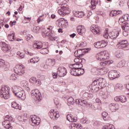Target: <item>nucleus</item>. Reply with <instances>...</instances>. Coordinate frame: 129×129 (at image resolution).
<instances>
[{"label":"nucleus","mask_w":129,"mask_h":129,"mask_svg":"<svg viewBox=\"0 0 129 129\" xmlns=\"http://www.w3.org/2000/svg\"><path fill=\"white\" fill-rule=\"evenodd\" d=\"M12 91L15 96L18 97V98H20L22 100L26 99V93L23 89L14 86L12 88Z\"/></svg>","instance_id":"obj_1"},{"label":"nucleus","mask_w":129,"mask_h":129,"mask_svg":"<svg viewBox=\"0 0 129 129\" xmlns=\"http://www.w3.org/2000/svg\"><path fill=\"white\" fill-rule=\"evenodd\" d=\"M11 88L8 86H3L0 89V96L4 99H9L11 98L10 90Z\"/></svg>","instance_id":"obj_2"},{"label":"nucleus","mask_w":129,"mask_h":129,"mask_svg":"<svg viewBox=\"0 0 129 129\" xmlns=\"http://www.w3.org/2000/svg\"><path fill=\"white\" fill-rule=\"evenodd\" d=\"M61 9L58 10V13L60 16L64 17L68 14H70V9H69V6L67 4H62L60 6Z\"/></svg>","instance_id":"obj_3"},{"label":"nucleus","mask_w":129,"mask_h":129,"mask_svg":"<svg viewBox=\"0 0 129 129\" xmlns=\"http://www.w3.org/2000/svg\"><path fill=\"white\" fill-rule=\"evenodd\" d=\"M5 120L2 122V125L7 129H12L13 126H11V121L13 122V117L9 115H7L5 118Z\"/></svg>","instance_id":"obj_4"},{"label":"nucleus","mask_w":129,"mask_h":129,"mask_svg":"<svg viewBox=\"0 0 129 129\" xmlns=\"http://www.w3.org/2000/svg\"><path fill=\"white\" fill-rule=\"evenodd\" d=\"M96 57L97 60L99 61H104V60H106V59H109V58L108 53L105 50L97 54Z\"/></svg>","instance_id":"obj_5"},{"label":"nucleus","mask_w":129,"mask_h":129,"mask_svg":"<svg viewBox=\"0 0 129 129\" xmlns=\"http://www.w3.org/2000/svg\"><path fill=\"white\" fill-rule=\"evenodd\" d=\"M14 72L17 75H24L25 74V68L23 64H17L14 68Z\"/></svg>","instance_id":"obj_6"},{"label":"nucleus","mask_w":129,"mask_h":129,"mask_svg":"<svg viewBox=\"0 0 129 129\" xmlns=\"http://www.w3.org/2000/svg\"><path fill=\"white\" fill-rule=\"evenodd\" d=\"M31 96L36 101H40L42 100V95L37 89L31 91Z\"/></svg>","instance_id":"obj_7"},{"label":"nucleus","mask_w":129,"mask_h":129,"mask_svg":"<svg viewBox=\"0 0 129 129\" xmlns=\"http://www.w3.org/2000/svg\"><path fill=\"white\" fill-rule=\"evenodd\" d=\"M40 121H41V119L39 117H37L36 115L31 116L29 119V122L33 126L39 125L40 124Z\"/></svg>","instance_id":"obj_8"},{"label":"nucleus","mask_w":129,"mask_h":129,"mask_svg":"<svg viewBox=\"0 0 129 129\" xmlns=\"http://www.w3.org/2000/svg\"><path fill=\"white\" fill-rule=\"evenodd\" d=\"M85 73L84 69H82L81 68L78 70H70V73L73 76H81V75H83Z\"/></svg>","instance_id":"obj_9"},{"label":"nucleus","mask_w":129,"mask_h":129,"mask_svg":"<svg viewBox=\"0 0 129 129\" xmlns=\"http://www.w3.org/2000/svg\"><path fill=\"white\" fill-rule=\"evenodd\" d=\"M57 26L59 28H62V29H65L67 27H68V21L66 20L64 18H60L56 21Z\"/></svg>","instance_id":"obj_10"},{"label":"nucleus","mask_w":129,"mask_h":129,"mask_svg":"<svg viewBox=\"0 0 129 129\" xmlns=\"http://www.w3.org/2000/svg\"><path fill=\"white\" fill-rule=\"evenodd\" d=\"M116 46L119 48V49H122L125 51L128 50V42L126 40H122L118 42Z\"/></svg>","instance_id":"obj_11"},{"label":"nucleus","mask_w":129,"mask_h":129,"mask_svg":"<svg viewBox=\"0 0 129 129\" xmlns=\"http://www.w3.org/2000/svg\"><path fill=\"white\" fill-rule=\"evenodd\" d=\"M92 72H95V73H98L99 72L101 75H104V74H106L108 72V69L105 67L101 69L94 68L92 70Z\"/></svg>","instance_id":"obj_12"},{"label":"nucleus","mask_w":129,"mask_h":129,"mask_svg":"<svg viewBox=\"0 0 129 129\" xmlns=\"http://www.w3.org/2000/svg\"><path fill=\"white\" fill-rule=\"evenodd\" d=\"M49 115L52 120H56L57 118L60 117L59 111L55 110H51L49 112Z\"/></svg>","instance_id":"obj_13"},{"label":"nucleus","mask_w":129,"mask_h":129,"mask_svg":"<svg viewBox=\"0 0 129 129\" xmlns=\"http://www.w3.org/2000/svg\"><path fill=\"white\" fill-rule=\"evenodd\" d=\"M0 46L1 49L4 53H10L11 52V47L9 44H7L5 42H1Z\"/></svg>","instance_id":"obj_14"},{"label":"nucleus","mask_w":129,"mask_h":129,"mask_svg":"<svg viewBox=\"0 0 129 129\" xmlns=\"http://www.w3.org/2000/svg\"><path fill=\"white\" fill-rule=\"evenodd\" d=\"M119 75L120 74L115 70L111 71L108 73V77L110 80H113V79L119 77Z\"/></svg>","instance_id":"obj_15"},{"label":"nucleus","mask_w":129,"mask_h":129,"mask_svg":"<svg viewBox=\"0 0 129 129\" xmlns=\"http://www.w3.org/2000/svg\"><path fill=\"white\" fill-rule=\"evenodd\" d=\"M57 74L59 77H64L67 74V70L65 67H59L57 69Z\"/></svg>","instance_id":"obj_16"},{"label":"nucleus","mask_w":129,"mask_h":129,"mask_svg":"<svg viewBox=\"0 0 129 129\" xmlns=\"http://www.w3.org/2000/svg\"><path fill=\"white\" fill-rule=\"evenodd\" d=\"M109 108L111 111H116L119 109V105L117 103H111L109 104Z\"/></svg>","instance_id":"obj_17"},{"label":"nucleus","mask_w":129,"mask_h":129,"mask_svg":"<svg viewBox=\"0 0 129 129\" xmlns=\"http://www.w3.org/2000/svg\"><path fill=\"white\" fill-rule=\"evenodd\" d=\"M114 99L116 102H121L122 103L126 102V97L124 96H116Z\"/></svg>","instance_id":"obj_18"},{"label":"nucleus","mask_w":129,"mask_h":129,"mask_svg":"<svg viewBox=\"0 0 129 129\" xmlns=\"http://www.w3.org/2000/svg\"><path fill=\"white\" fill-rule=\"evenodd\" d=\"M83 67V64L82 63H74L72 64L71 66H70V68H71V70H77L78 69H80V68H82Z\"/></svg>","instance_id":"obj_19"},{"label":"nucleus","mask_w":129,"mask_h":129,"mask_svg":"<svg viewBox=\"0 0 129 129\" xmlns=\"http://www.w3.org/2000/svg\"><path fill=\"white\" fill-rule=\"evenodd\" d=\"M67 119L70 122H76V121L78 120L76 117H75L71 114H69L67 115Z\"/></svg>","instance_id":"obj_20"},{"label":"nucleus","mask_w":129,"mask_h":129,"mask_svg":"<svg viewBox=\"0 0 129 129\" xmlns=\"http://www.w3.org/2000/svg\"><path fill=\"white\" fill-rule=\"evenodd\" d=\"M77 31L78 34L81 35V36H83L85 33V28H84V26L81 25L77 28Z\"/></svg>","instance_id":"obj_21"},{"label":"nucleus","mask_w":129,"mask_h":129,"mask_svg":"<svg viewBox=\"0 0 129 129\" xmlns=\"http://www.w3.org/2000/svg\"><path fill=\"white\" fill-rule=\"evenodd\" d=\"M119 35V32L117 31H112L109 35V37L110 39L112 40H114V39H116L118 35Z\"/></svg>","instance_id":"obj_22"},{"label":"nucleus","mask_w":129,"mask_h":129,"mask_svg":"<svg viewBox=\"0 0 129 129\" xmlns=\"http://www.w3.org/2000/svg\"><path fill=\"white\" fill-rule=\"evenodd\" d=\"M98 85L100 86L101 88H103L106 86V82L105 80L103 79L102 78H99Z\"/></svg>","instance_id":"obj_23"},{"label":"nucleus","mask_w":129,"mask_h":129,"mask_svg":"<svg viewBox=\"0 0 129 129\" xmlns=\"http://www.w3.org/2000/svg\"><path fill=\"white\" fill-rule=\"evenodd\" d=\"M90 31L93 33L95 35H98L99 33H100V27H91L90 28Z\"/></svg>","instance_id":"obj_24"},{"label":"nucleus","mask_w":129,"mask_h":129,"mask_svg":"<svg viewBox=\"0 0 129 129\" xmlns=\"http://www.w3.org/2000/svg\"><path fill=\"white\" fill-rule=\"evenodd\" d=\"M11 106L15 109H19V110L22 109V107H21V106H20V105H19V104H18V103L15 101L12 102Z\"/></svg>","instance_id":"obj_25"},{"label":"nucleus","mask_w":129,"mask_h":129,"mask_svg":"<svg viewBox=\"0 0 129 129\" xmlns=\"http://www.w3.org/2000/svg\"><path fill=\"white\" fill-rule=\"evenodd\" d=\"M74 14L77 18H83L85 16V13L83 12L77 11Z\"/></svg>","instance_id":"obj_26"},{"label":"nucleus","mask_w":129,"mask_h":129,"mask_svg":"<svg viewBox=\"0 0 129 129\" xmlns=\"http://www.w3.org/2000/svg\"><path fill=\"white\" fill-rule=\"evenodd\" d=\"M72 127H76V128L77 129H89L88 127H82V125H81V124H76V123H74L72 124Z\"/></svg>","instance_id":"obj_27"},{"label":"nucleus","mask_w":129,"mask_h":129,"mask_svg":"<svg viewBox=\"0 0 129 129\" xmlns=\"http://www.w3.org/2000/svg\"><path fill=\"white\" fill-rule=\"evenodd\" d=\"M3 64H1V67L0 68H4L5 71H7L9 70V68L10 67V64L9 63H5V60L3 61Z\"/></svg>","instance_id":"obj_28"},{"label":"nucleus","mask_w":129,"mask_h":129,"mask_svg":"<svg viewBox=\"0 0 129 129\" xmlns=\"http://www.w3.org/2000/svg\"><path fill=\"white\" fill-rule=\"evenodd\" d=\"M102 129H115L114 125L112 124H107L103 126Z\"/></svg>","instance_id":"obj_29"},{"label":"nucleus","mask_w":129,"mask_h":129,"mask_svg":"<svg viewBox=\"0 0 129 129\" xmlns=\"http://www.w3.org/2000/svg\"><path fill=\"white\" fill-rule=\"evenodd\" d=\"M33 47L36 49H41V48L43 47V44L41 42L34 43L33 44Z\"/></svg>","instance_id":"obj_30"},{"label":"nucleus","mask_w":129,"mask_h":129,"mask_svg":"<svg viewBox=\"0 0 129 129\" xmlns=\"http://www.w3.org/2000/svg\"><path fill=\"white\" fill-rule=\"evenodd\" d=\"M112 63V61H109L108 60H105L104 61H102L100 62L101 66H105L106 65H110Z\"/></svg>","instance_id":"obj_31"},{"label":"nucleus","mask_w":129,"mask_h":129,"mask_svg":"<svg viewBox=\"0 0 129 129\" xmlns=\"http://www.w3.org/2000/svg\"><path fill=\"white\" fill-rule=\"evenodd\" d=\"M102 116L104 120H107V119H108L109 117V116L108 115V113L106 112H103L102 113Z\"/></svg>","instance_id":"obj_32"},{"label":"nucleus","mask_w":129,"mask_h":129,"mask_svg":"<svg viewBox=\"0 0 129 129\" xmlns=\"http://www.w3.org/2000/svg\"><path fill=\"white\" fill-rule=\"evenodd\" d=\"M74 103H75L74 99L73 98V97H71L68 99V105H71V104L73 105V104H74Z\"/></svg>","instance_id":"obj_33"},{"label":"nucleus","mask_w":129,"mask_h":129,"mask_svg":"<svg viewBox=\"0 0 129 129\" xmlns=\"http://www.w3.org/2000/svg\"><path fill=\"white\" fill-rule=\"evenodd\" d=\"M90 88L93 92L98 91V90H99V87H97L96 86H92V85H91Z\"/></svg>","instance_id":"obj_34"},{"label":"nucleus","mask_w":129,"mask_h":129,"mask_svg":"<svg viewBox=\"0 0 129 129\" xmlns=\"http://www.w3.org/2000/svg\"><path fill=\"white\" fill-rule=\"evenodd\" d=\"M108 42L104 40L101 41V48H104L107 46Z\"/></svg>","instance_id":"obj_35"},{"label":"nucleus","mask_w":129,"mask_h":129,"mask_svg":"<svg viewBox=\"0 0 129 129\" xmlns=\"http://www.w3.org/2000/svg\"><path fill=\"white\" fill-rule=\"evenodd\" d=\"M9 41H14L15 40V33H12L8 35Z\"/></svg>","instance_id":"obj_36"},{"label":"nucleus","mask_w":129,"mask_h":129,"mask_svg":"<svg viewBox=\"0 0 129 129\" xmlns=\"http://www.w3.org/2000/svg\"><path fill=\"white\" fill-rule=\"evenodd\" d=\"M91 6L92 7L91 9H92V10H94V9H95L96 7V1H95V0L91 1Z\"/></svg>","instance_id":"obj_37"},{"label":"nucleus","mask_w":129,"mask_h":129,"mask_svg":"<svg viewBox=\"0 0 129 129\" xmlns=\"http://www.w3.org/2000/svg\"><path fill=\"white\" fill-rule=\"evenodd\" d=\"M78 53H79V57H82L83 56V52L85 51V49H77Z\"/></svg>","instance_id":"obj_38"},{"label":"nucleus","mask_w":129,"mask_h":129,"mask_svg":"<svg viewBox=\"0 0 129 129\" xmlns=\"http://www.w3.org/2000/svg\"><path fill=\"white\" fill-rule=\"evenodd\" d=\"M80 122L81 123H88V122H89V121H88V119H87V118H83L82 119H81L80 120Z\"/></svg>","instance_id":"obj_39"},{"label":"nucleus","mask_w":129,"mask_h":129,"mask_svg":"<svg viewBox=\"0 0 129 129\" xmlns=\"http://www.w3.org/2000/svg\"><path fill=\"white\" fill-rule=\"evenodd\" d=\"M36 80H37V79L36 78L32 77L31 79H29V82L30 83L32 84V85H34Z\"/></svg>","instance_id":"obj_40"},{"label":"nucleus","mask_w":129,"mask_h":129,"mask_svg":"<svg viewBox=\"0 0 129 129\" xmlns=\"http://www.w3.org/2000/svg\"><path fill=\"white\" fill-rule=\"evenodd\" d=\"M18 76L16 75V74H12L11 76H10V80H13V81H15V80H17V77Z\"/></svg>","instance_id":"obj_41"},{"label":"nucleus","mask_w":129,"mask_h":129,"mask_svg":"<svg viewBox=\"0 0 129 129\" xmlns=\"http://www.w3.org/2000/svg\"><path fill=\"white\" fill-rule=\"evenodd\" d=\"M93 125L94 127H97L100 125V121H95L93 122Z\"/></svg>","instance_id":"obj_42"},{"label":"nucleus","mask_w":129,"mask_h":129,"mask_svg":"<svg viewBox=\"0 0 129 129\" xmlns=\"http://www.w3.org/2000/svg\"><path fill=\"white\" fill-rule=\"evenodd\" d=\"M125 63L123 61H120L119 63L117 64V67L118 68H122L125 65Z\"/></svg>","instance_id":"obj_43"},{"label":"nucleus","mask_w":129,"mask_h":129,"mask_svg":"<svg viewBox=\"0 0 129 129\" xmlns=\"http://www.w3.org/2000/svg\"><path fill=\"white\" fill-rule=\"evenodd\" d=\"M115 88L116 89H119L120 90H121V89L123 88V86H122L121 84H117L115 85Z\"/></svg>","instance_id":"obj_44"},{"label":"nucleus","mask_w":129,"mask_h":129,"mask_svg":"<svg viewBox=\"0 0 129 129\" xmlns=\"http://www.w3.org/2000/svg\"><path fill=\"white\" fill-rule=\"evenodd\" d=\"M39 30H40V27L35 26L33 27V32L34 33H39Z\"/></svg>","instance_id":"obj_45"},{"label":"nucleus","mask_w":129,"mask_h":129,"mask_svg":"<svg viewBox=\"0 0 129 129\" xmlns=\"http://www.w3.org/2000/svg\"><path fill=\"white\" fill-rule=\"evenodd\" d=\"M55 59H51L49 60V66H54V65H55Z\"/></svg>","instance_id":"obj_46"},{"label":"nucleus","mask_w":129,"mask_h":129,"mask_svg":"<svg viewBox=\"0 0 129 129\" xmlns=\"http://www.w3.org/2000/svg\"><path fill=\"white\" fill-rule=\"evenodd\" d=\"M25 89L27 91H31V89H30V87H29V83L27 82H25Z\"/></svg>","instance_id":"obj_47"},{"label":"nucleus","mask_w":129,"mask_h":129,"mask_svg":"<svg viewBox=\"0 0 129 129\" xmlns=\"http://www.w3.org/2000/svg\"><path fill=\"white\" fill-rule=\"evenodd\" d=\"M122 17L125 22H127L129 21V15L128 14H125L122 16Z\"/></svg>","instance_id":"obj_48"},{"label":"nucleus","mask_w":129,"mask_h":129,"mask_svg":"<svg viewBox=\"0 0 129 129\" xmlns=\"http://www.w3.org/2000/svg\"><path fill=\"white\" fill-rule=\"evenodd\" d=\"M42 51H44V52H42V53L45 55L46 54H48L49 53V50L48 49V48L45 47L42 49Z\"/></svg>","instance_id":"obj_49"},{"label":"nucleus","mask_w":129,"mask_h":129,"mask_svg":"<svg viewBox=\"0 0 129 129\" xmlns=\"http://www.w3.org/2000/svg\"><path fill=\"white\" fill-rule=\"evenodd\" d=\"M94 46L95 48H97L98 49L101 48V41H98L96 43H95Z\"/></svg>","instance_id":"obj_50"},{"label":"nucleus","mask_w":129,"mask_h":129,"mask_svg":"<svg viewBox=\"0 0 129 129\" xmlns=\"http://www.w3.org/2000/svg\"><path fill=\"white\" fill-rule=\"evenodd\" d=\"M98 82H99V79L95 80L92 83V86H96L97 84L98 85Z\"/></svg>","instance_id":"obj_51"},{"label":"nucleus","mask_w":129,"mask_h":129,"mask_svg":"<svg viewBox=\"0 0 129 129\" xmlns=\"http://www.w3.org/2000/svg\"><path fill=\"white\" fill-rule=\"evenodd\" d=\"M41 83L40 80H36L35 81V83H34V84L33 85L35 86H40L41 85Z\"/></svg>","instance_id":"obj_52"},{"label":"nucleus","mask_w":129,"mask_h":129,"mask_svg":"<svg viewBox=\"0 0 129 129\" xmlns=\"http://www.w3.org/2000/svg\"><path fill=\"white\" fill-rule=\"evenodd\" d=\"M79 64H82V63H85L86 61L85 59L81 58V57H79Z\"/></svg>","instance_id":"obj_53"},{"label":"nucleus","mask_w":129,"mask_h":129,"mask_svg":"<svg viewBox=\"0 0 129 129\" xmlns=\"http://www.w3.org/2000/svg\"><path fill=\"white\" fill-rule=\"evenodd\" d=\"M125 20L124 19H123V17H121V18H120L119 19V21H118V23L119 24V25H122V24H123V23H124Z\"/></svg>","instance_id":"obj_54"},{"label":"nucleus","mask_w":129,"mask_h":129,"mask_svg":"<svg viewBox=\"0 0 129 129\" xmlns=\"http://www.w3.org/2000/svg\"><path fill=\"white\" fill-rule=\"evenodd\" d=\"M128 30V29H127L126 27V30H124L123 32V35L125 37H126V36H128V35H129V33H128V32H127Z\"/></svg>","instance_id":"obj_55"},{"label":"nucleus","mask_w":129,"mask_h":129,"mask_svg":"<svg viewBox=\"0 0 129 129\" xmlns=\"http://www.w3.org/2000/svg\"><path fill=\"white\" fill-rule=\"evenodd\" d=\"M25 54H27V55H30V56H33L34 54L32 52H30L28 49L24 50Z\"/></svg>","instance_id":"obj_56"},{"label":"nucleus","mask_w":129,"mask_h":129,"mask_svg":"<svg viewBox=\"0 0 129 129\" xmlns=\"http://www.w3.org/2000/svg\"><path fill=\"white\" fill-rule=\"evenodd\" d=\"M44 18H43V16H41L38 18L37 23L39 24V23H40V22H42Z\"/></svg>","instance_id":"obj_57"},{"label":"nucleus","mask_w":129,"mask_h":129,"mask_svg":"<svg viewBox=\"0 0 129 129\" xmlns=\"http://www.w3.org/2000/svg\"><path fill=\"white\" fill-rule=\"evenodd\" d=\"M83 104H84V105L87 104V101H86V100L81 99V105L82 106Z\"/></svg>","instance_id":"obj_58"},{"label":"nucleus","mask_w":129,"mask_h":129,"mask_svg":"<svg viewBox=\"0 0 129 129\" xmlns=\"http://www.w3.org/2000/svg\"><path fill=\"white\" fill-rule=\"evenodd\" d=\"M124 25H121V28L122 29V30H124V31L126 30V27H128L127 25V23H124Z\"/></svg>","instance_id":"obj_59"},{"label":"nucleus","mask_w":129,"mask_h":129,"mask_svg":"<svg viewBox=\"0 0 129 129\" xmlns=\"http://www.w3.org/2000/svg\"><path fill=\"white\" fill-rule=\"evenodd\" d=\"M87 106L89 109H93L94 108V105L92 104H88Z\"/></svg>","instance_id":"obj_60"},{"label":"nucleus","mask_w":129,"mask_h":129,"mask_svg":"<svg viewBox=\"0 0 129 129\" xmlns=\"http://www.w3.org/2000/svg\"><path fill=\"white\" fill-rule=\"evenodd\" d=\"M28 64H30V63H33V64H35L36 62L35 61V59H34V58H32L28 61Z\"/></svg>","instance_id":"obj_61"},{"label":"nucleus","mask_w":129,"mask_h":129,"mask_svg":"<svg viewBox=\"0 0 129 129\" xmlns=\"http://www.w3.org/2000/svg\"><path fill=\"white\" fill-rule=\"evenodd\" d=\"M76 104H79L80 105H81V99H76Z\"/></svg>","instance_id":"obj_62"},{"label":"nucleus","mask_w":129,"mask_h":129,"mask_svg":"<svg viewBox=\"0 0 129 129\" xmlns=\"http://www.w3.org/2000/svg\"><path fill=\"white\" fill-rule=\"evenodd\" d=\"M124 86L125 88H126V90H128L129 91V82L127 83L126 84H125L124 85Z\"/></svg>","instance_id":"obj_63"},{"label":"nucleus","mask_w":129,"mask_h":129,"mask_svg":"<svg viewBox=\"0 0 129 129\" xmlns=\"http://www.w3.org/2000/svg\"><path fill=\"white\" fill-rule=\"evenodd\" d=\"M117 13V11L114 10L111 12V14L113 16H116Z\"/></svg>","instance_id":"obj_64"}]
</instances>
